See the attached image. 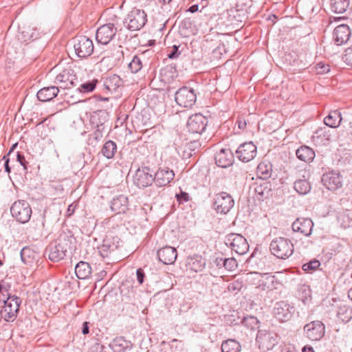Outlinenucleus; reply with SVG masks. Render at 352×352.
<instances>
[{"instance_id": "f257e3e1", "label": "nucleus", "mask_w": 352, "mask_h": 352, "mask_svg": "<svg viewBox=\"0 0 352 352\" xmlns=\"http://www.w3.org/2000/svg\"><path fill=\"white\" fill-rule=\"evenodd\" d=\"M73 237L66 234H63L54 241L50 243L45 250V254L53 262H58L64 259L68 250H70Z\"/></svg>"}, {"instance_id": "f03ea898", "label": "nucleus", "mask_w": 352, "mask_h": 352, "mask_svg": "<svg viewBox=\"0 0 352 352\" xmlns=\"http://www.w3.org/2000/svg\"><path fill=\"white\" fill-rule=\"evenodd\" d=\"M270 250L278 258L286 259L293 254L294 245L288 239L278 237L272 241Z\"/></svg>"}, {"instance_id": "7ed1b4c3", "label": "nucleus", "mask_w": 352, "mask_h": 352, "mask_svg": "<svg viewBox=\"0 0 352 352\" xmlns=\"http://www.w3.org/2000/svg\"><path fill=\"white\" fill-rule=\"evenodd\" d=\"M147 21L146 12L141 9L133 8L124 19V26L130 31H138L142 28Z\"/></svg>"}, {"instance_id": "20e7f679", "label": "nucleus", "mask_w": 352, "mask_h": 352, "mask_svg": "<svg viewBox=\"0 0 352 352\" xmlns=\"http://www.w3.org/2000/svg\"><path fill=\"white\" fill-rule=\"evenodd\" d=\"M10 212L12 217L21 223L28 222L32 214L29 203L24 200L15 201L11 206Z\"/></svg>"}, {"instance_id": "39448f33", "label": "nucleus", "mask_w": 352, "mask_h": 352, "mask_svg": "<svg viewBox=\"0 0 352 352\" xmlns=\"http://www.w3.org/2000/svg\"><path fill=\"white\" fill-rule=\"evenodd\" d=\"M325 326L320 320L311 321L303 327L304 336L311 341H319L324 336Z\"/></svg>"}, {"instance_id": "423d86ee", "label": "nucleus", "mask_w": 352, "mask_h": 352, "mask_svg": "<svg viewBox=\"0 0 352 352\" xmlns=\"http://www.w3.org/2000/svg\"><path fill=\"white\" fill-rule=\"evenodd\" d=\"M54 82L58 86V89H70L76 86L78 81L74 70L69 67L56 76Z\"/></svg>"}, {"instance_id": "0eeeda50", "label": "nucleus", "mask_w": 352, "mask_h": 352, "mask_svg": "<svg viewBox=\"0 0 352 352\" xmlns=\"http://www.w3.org/2000/svg\"><path fill=\"white\" fill-rule=\"evenodd\" d=\"M197 100L195 91L192 88L183 87L179 89L175 95V100L177 104L186 108L192 107Z\"/></svg>"}, {"instance_id": "6e6552de", "label": "nucleus", "mask_w": 352, "mask_h": 352, "mask_svg": "<svg viewBox=\"0 0 352 352\" xmlns=\"http://www.w3.org/2000/svg\"><path fill=\"white\" fill-rule=\"evenodd\" d=\"M234 205V201L230 194L221 192L215 195L213 207L217 213L227 214Z\"/></svg>"}, {"instance_id": "1a4fd4ad", "label": "nucleus", "mask_w": 352, "mask_h": 352, "mask_svg": "<svg viewBox=\"0 0 352 352\" xmlns=\"http://www.w3.org/2000/svg\"><path fill=\"white\" fill-rule=\"evenodd\" d=\"M74 49L79 58H87L94 52V44L91 39L81 36L74 41Z\"/></svg>"}, {"instance_id": "9d476101", "label": "nucleus", "mask_w": 352, "mask_h": 352, "mask_svg": "<svg viewBox=\"0 0 352 352\" xmlns=\"http://www.w3.org/2000/svg\"><path fill=\"white\" fill-rule=\"evenodd\" d=\"M226 244L236 253L243 255L249 248L246 239L241 234L231 233L226 236Z\"/></svg>"}, {"instance_id": "9b49d317", "label": "nucleus", "mask_w": 352, "mask_h": 352, "mask_svg": "<svg viewBox=\"0 0 352 352\" xmlns=\"http://www.w3.org/2000/svg\"><path fill=\"white\" fill-rule=\"evenodd\" d=\"M118 28L114 23H108L99 27L96 31V38L98 43L107 45L115 37Z\"/></svg>"}, {"instance_id": "f8f14e48", "label": "nucleus", "mask_w": 352, "mask_h": 352, "mask_svg": "<svg viewBox=\"0 0 352 352\" xmlns=\"http://www.w3.org/2000/svg\"><path fill=\"white\" fill-rule=\"evenodd\" d=\"M295 312V307L285 301L277 302L274 307V315L280 322L289 321Z\"/></svg>"}, {"instance_id": "ddd939ff", "label": "nucleus", "mask_w": 352, "mask_h": 352, "mask_svg": "<svg viewBox=\"0 0 352 352\" xmlns=\"http://www.w3.org/2000/svg\"><path fill=\"white\" fill-rule=\"evenodd\" d=\"M256 146L252 142L241 144L236 151L237 158L243 162H248L256 155Z\"/></svg>"}, {"instance_id": "4468645a", "label": "nucleus", "mask_w": 352, "mask_h": 352, "mask_svg": "<svg viewBox=\"0 0 352 352\" xmlns=\"http://www.w3.org/2000/svg\"><path fill=\"white\" fill-rule=\"evenodd\" d=\"M208 119L201 113L191 116L187 122L188 131L192 133L201 134L206 128Z\"/></svg>"}, {"instance_id": "2eb2a0df", "label": "nucleus", "mask_w": 352, "mask_h": 352, "mask_svg": "<svg viewBox=\"0 0 352 352\" xmlns=\"http://www.w3.org/2000/svg\"><path fill=\"white\" fill-rule=\"evenodd\" d=\"M154 182V177L151 169L148 167L139 168L134 177V184L139 188H145Z\"/></svg>"}, {"instance_id": "dca6fc26", "label": "nucleus", "mask_w": 352, "mask_h": 352, "mask_svg": "<svg viewBox=\"0 0 352 352\" xmlns=\"http://www.w3.org/2000/svg\"><path fill=\"white\" fill-rule=\"evenodd\" d=\"M175 173L168 167L160 168L154 176V182L157 186L168 185L174 178Z\"/></svg>"}, {"instance_id": "f3484780", "label": "nucleus", "mask_w": 352, "mask_h": 352, "mask_svg": "<svg viewBox=\"0 0 352 352\" xmlns=\"http://www.w3.org/2000/svg\"><path fill=\"white\" fill-rule=\"evenodd\" d=\"M323 185L330 190H336L342 186V179L339 173L331 171L322 177Z\"/></svg>"}, {"instance_id": "a211bd4d", "label": "nucleus", "mask_w": 352, "mask_h": 352, "mask_svg": "<svg viewBox=\"0 0 352 352\" xmlns=\"http://www.w3.org/2000/svg\"><path fill=\"white\" fill-rule=\"evenodd\" d=\"M314 223L310 219L298 218L292 223V230L294 232H300L305 236H309L311 234Z\"/></svg>"}, {"instance_id": "6ab92c4d", "label": "nucleus", "mask_w": 352, "mask_h": 352, "mask_svg": "<svg viewBox=\"0 0 352 352\" xmlns=\"http://www.w3.org/2000/svg\"><path fill=\"white\" fill-rule=\"evenodd\" d=\"M234 158L230 148H221L215 155V162L218 166L227 168L232 165Z\"/></svg>"}, {"instance_id": "aec40b11", "label": "nucleus", "mask_w": 352, "mask_h": 352, "mask_svg": "<svg viewBox=\"0 0 352 352\" xmlns=\"http://www.w3.org/2000/svg\"><path fill=\"white\" fill-rule=\"evenodd\" d=\"M159 260L165 265H170L175 263L177 253L175 248L166 246L157 251Z\"/></svg>"}, {"instance_id": "412c9836", "label": "nucleus", "mask_w": 352, "mask_h": 352, "mask_svg": "<svg viewBox=\"0 0 352 352\" xmlns=\"http://www.w3.org/2000/svg\"><path fill=\"white\" fill-rule=\"evenodd\" d=\"M351 32L347 25H340L337 26L333 32V36L337 45H342L346 43L351 36Z\"/></svg>"}, {"instance_id": "4be33fe9", "label": "nucleus", "mask_w": 352, "mask_h": 352, "mask_svg": "<svg viewBox=\"0 0 352 352\" xmlns=\"http://www.w3.org/2000/svg\"><path fill=\"white\" fill-rule=\"evenodd\" d=\"M111 209L117 214L124 213L128 210V198L123 195L113 198L111 202Z\"/></svg>"}, {"instance_id": "5701e85b", "label": "nucleus", "mask_w": 352, "mask_h": 352, "mask_svg": "<svg viewBox=\"0 0 352 352\" xmlns=\"http://www.w3.org/2000/svg\"><path fill=\"white\" fill-rule=\"evenodd\" d=\"M58 92L59 89L56 86L43 87L37 92L36 96L38 100L47 102L54 98Z\"/></svg>"}, {"instance_id": "b1692460", "label": "nucleus", "mask_w": 352, "mask_h": 352, "mask_svg": "<svg viewBox=\"0 0 352 352\" xmlns=\"http://www.w3.org/2000/svg\"><path fill=\"white\" fill-rule=\"evenodd\" d=\"M120 294L122 296H125L128 300H132L135 298L137 292V287L134 285V283L130 280H125L120 286Z\"/></svg>"}, {"instance_id": "393cba45", "label": "nucleus", "mask_w": 352, "mask_h": 352, "mask_svg": "<svg viewBox=\"0 0 352 352\" xmlns=\"http://www.w3.org/2000/svg\"><path fill=\"white\" fill-rule=\"evenodd\" d=\"M296 157L301 161L305 162H310L315 157V152L314 150L307 146H301L296 151Z\"/></svg>"}, {"instance_id": "a878e982", "label": "nucleus", "mask_w": 352, "mask_h": 352, "mask_svg": "<svg viewBox=\"0 0 352 352\" xmlns=\"http://www.w3.org/2000/svg\"><path fill=\"white\" fill-rule=\"evenodd\" d=\"M75 273L78 278L86 279L91 274V267L88 263L80 261L75 267Z\"/></svg>"}, {"instance_id": "bb28decb", "label": "nucleus", "mask_w": 352, "mask_h": 352, "mask_svg": "<svg viewBox=\"0 0 352 352\" xmlns=\"http://www.w3.org/2000/svg\"><path fill=\"white\" fill-rule=\"evenodd\" d=\"M254 191L256 199L259 201H263L270 196L271 189L269 188L268 183L263 182L261 184H254Z\"/></svg>"}, {"instance_id": "cd10ccee", "label": "nucleus", "mask_w": 352, "mask_h": 352, "mask_svg": "<svg viewBox=\"0 0 352 352\" xmlns=\"http://www.w3.org/2000/svg\"><path fill=\"white\" fill-rule=\"evenodd\" d=\"M342 120L340 113L338 111H333L324 118V123L329 127L336 128L340 125Z\"/></svg>"}, {"instance_id": "c85d7f7f", "label": "nucleus", "mask_w": 352, "mask_h": 352, "mask_svg": "<svg viewBox=\"0 0 352 352\" xmlns=\"http://www.w3.org/2000/svg\"><path fill=\"white\" fill-rule=\"evenodd\" d=\"M100 153L107 159L109 160L113 158L117 153V145L116 142L112 140L107 141L104 144Z\"/></svg>"}, {"instance_id": "c756f323", "label": "nucleus", "mask_w": 352, "mask_h": 352, "mask_svg": "<svg viewBox=\"0 0 352 352\" xmlns=\"http://www.w3.org/2000/svg\"><path fill=\"white\" fill-rule=\"evenodd\" d=\"M260 289L263 291L273 290L276 289L275 285L277 284V280L274 276L263 274V280H261Z\"/></svg>"}, {"instance_id": "7c9ffc66", "label": "nucleus", "mask_w": 352, "mask_h": 352, "mask_svg": "<svg viewBox=\"0 0 352 352\" xmlns=\"http://www.w3.org/2000/svg\"><path fill=\"white\" fill-rule=\"evenodd\" d=\"M294 190L300 195H305L311 190V184L305 179H299L294 183Z\"/></svg>"}, {"instance_id": "2f4dec72", "label": "nucleus", "mask_w": 352, "mask_h": 352, "mask_svg": "<svg viewBox=\"0 0 352 352\" xmlns=\"http://www.w3.org/2000/svg\"><path fill=\"white\" fill-rule=\"evenodd\" d=\"M4 302V309H12L19 312V307L21 303L20 298L15 295L8 294L6 300H3Z\"/></svg>"}, {"instance_id": "473e14b6", "label": "nucleus", "mask_w": 352, "mask_h": 352, "mask_svg": "<svg viewBox=\"0 0 352 352\" xmlns=\"http://www.w3.org/2000/svg\"><path fill=\"white\" fill-rule=\"evenodd\" d=\"M241 350L240 343L234 339H228L223 341L221 344L222 352H240Z\"/></svg>"}, {"instance_id": "72a5a7b5", "label": "nucleus", "mask_w": 352, "mask_h": 352, "mask_svg": "<svg viewBox=\"0 0 352 352\" xmlns=\"http://www.w3.org/2000/svg\"><path fill=\"white\" fill-rule=\"evenodd\" d=\"M349 6V0H331L330 9L335 13H343Z\"/></svg>"}, {"instance_id": "f704fd0d", "label": "nucleus", "mask_w": 352, "mask_h": 352, "mask_svg": "<svg viewBox=\"0 0 352 352\" xmlns=\"http://www.w3.org/2000/svg\"><path fill=\"white\" fill-rule=\"evenodd\" d=\"M188 265L192 271L201 272L205 267L206 261L201 256H195L189 261Z\"/></svg>"}, {"instance_id": "c9c22d12", "label": "nucleus", "mask_w": 352, "mask_h": 352, "mask_svg": "<svg viewBox=\"0 0 352 352\" xmlns=\"http://www.w3.org/2000/svg\"><path fill=\"white\" fill-rule=\"evenodd\" d=\"M121 84V78L117 75H113L105 80L104 85L107 89L112 92L116 91Z\"/></svg>"}, {"instance_id": "e433bc0d", "label": "nucleus", "mask_w": 352, "mask_h": 352, "mask_svg": "<svg viewBox=\"0 0 352 352\" xmlns=\"http://www.w3.org/2000/svg\"><path fill=\"white\" fill-rule=\"evenodd\" d=\"M107 116V112L104 111L94 112L90 118V121L93 125H96V127L103 128L102 126L106 121Z\"/></svg>"}, {"instance_id": "4c0bfd02", "label": "nucleus", "mask_w": 352, "mask_h": 352, "mask_svg": "<svg viewBox=\"0 0 352 352\" xmlns=\"http://www.w3.org/2000/svg\"><path fill=\"white\" fill-rule=\"evenodd\" d=\"M337 316L344 323L349 322L352 318V308L346 305L340 306Z\"/></svg>"}, {"instance_id": "58836bf2", "label": "nucleus", "mask_w": 352, "mask_h": 352, "mask_svg": "<svg viewBox=\"0 0 352 352\" xmlns=\"http://www.w3.org/2000/svg\"><path fill=\"white\" fill-rule=\"evenodd\" d=\"M263 274L258 272H251L248 274V280L250 284L254 285L256 288L260 289V285H261V280H263Z\"/></svg>"}, {"instance_id": "ea45409f", "label": "nucleus", "mask_w": 352, "mask_h": 352, "mask_svg": "<svg viewBox=\"0 0 352 352\" xmlns=\"http://www.w3.org/2000/svg\"><path fill=\"white\" fill-rule=\"evenodd\" d=\"M117 248L114 243H112L109 239H106L103 241V243L101 246L100 252L102 256H107V253L113 252Z\"/></svg>"}, {"instance_id": "a19ab883", "label": "nucleus", "mask_w": 352, "mask_h": 352, "mask_svg": "<svg viewBox=\"0 0 352 352\" xmlns=\"http://www.w3.org/2000/svg\"><path fill=\"white\" fill-rule=\"evenodd\" d=\"M98 82L97 80L88 81L80 85V87L77 89L79 92L89 93L94 90Z\"/></svg>"}, {"instance_id": "79ce46f5", "label": "nucleus", "mask_w": 352, "mask_h": 352, "mask_svg": "<svg viewBox=\"0 0 352 352\" xmlns=\"http://www.w3.org/2000/svg\"><path fill=\"white\" fill-rule=\"evenodd\" d=\"M142 67V63L138 56H135L129 64V68L132 73H138Z\"/></svg>"}, {"instance_id": "37998d69", "label": "nucleus", "mask_w": 352, "mask_h": 352, "mask_svg": "<svg viewBox=\"0 0 352 352\" xmlns=\"http://www.w3.org/2000/svg\"><path fill=\"white\" fill-rule=\"evenodd\" d=\"M1 317L7 322H13L17 317L18 311L12 309H3L1 311Z\"/></svg>"}, {"instance_id": "c03bdc74", "label": "nucleus", "mask_w": 352, "mask_h": 352, "mask_svg": "<svg viewBox=\"0 0 352 352\" xmlns=\"http://www.w3.org/2000/svg\"><path fill=\"white\" fill-rule=\"evenodd\" d=\"M21 258L22 261L25 264H30L32 263V254H33L32 251L28 248H23L21 251Z\"/></svg>"}, {"instance_id": "a18cd8bd", "label": "nucleus", "mask_w": 352, "mask_h": 352, "mask_svg": "<svg viewBox=\"0 0 352 352\" xmlns=\"http://www.w3.org/2000/svg\"><path fill=\"white\" fill-rule=\"evenodd\" d=\"M257 170L258 173H261L263 178L270 177L271 175V166L268 167L264 163L259 164Z\"/></svg>"}, {"instance_id": "49530a36", "label": "nucleus", "mask_w": 352, "mask_h": 352, "mask_svg": "<svg viewBox=\"0 0 352 352\" xmlns=\"http://www.w3.org/2000/svg\"><path fill=\"white\" fill-rule=\"evenodd\" d=\"M320 265V263L319 261L316 259H314L307 263L303 264L302 268L305 272H309L311 270H315L319 267Z\"/></svg>"}, {"instance_id": "de8ad7c7", "label": "nucleus", "mask_w": 352, "mask_h": 352, "mask_svg": "<svg viewBox=\"0 0 352 352\" xmlns=\"http://www.w3.org/2000/svg\"><path fill=\"white\" fill-rule=\"evenodd\" d=\"M224 262V268L228 271H234L237 267V261L234 258H226Z\"/></svg>"}, {"instance_id": "09e8293b", "label": "nucleus", "mask_w": 352, "mask_h": 352, "mask_svg": "<svg viewBox=\"0 0 352 352\" xmlns=\"http://www.w3.org/2000/svg\"><path fill=\"white\" fill-rule=\"evenodd\" d=\"M114 350L117 352H124V350L129 347L128 343L122 339L114 340Z\"/></svg>"}, {"instance_id": "8fccbe9b", "label": "nucleus", "mask_w": 352, "mask_h": 352, "mask_svg": "<svg viewBox=\"0 0 352 352\" xmlns=\"http://www.w3.org/2000/svg\"><path fill=\"white\" fill-rule=\"evenodd\" d=\"M258 320L254 316H247L244 317V318L242 320V323L247 326L249 328L253 329L255 327V326L258 324Z\"/></svg>"}, {"instance_id": "3c124183", "label": "nucleus", "mask_w": 352, "mask_h": 352, "mask_svg": "<svg viewBox=\"0 0 352 352\" xmlns=\"http://www.w3.org/2000/svg\"><path fill=\"white\" fill-rule=\"evenodd\" d=\"M243 287V282L236 280L232 283H230L228 286V290L230 292H234L236 294L239 292Z\"/></svg>"}, {"instance_id": "603ef678", "label": "nucleus", "mask_w": 352, "mask_h": 352, "mask_svg": "<svg viewBox=\"0 0 352 352\" xmlns=\"http://www.w3.org/2000/svg\"><path fill=\"white\" fill-rule=\"evenodd\" d=\"M352 48L348 47L344 51V54L342 56V60L344 62H345L348 65H352Z\"/></svg>"}, {"instance_id": "864d4df0", "label": "nucleus", "mask_w": 352, "mask_h": 352, "mask_svg": "<svg viewBox=\"0 0 352 352\" xmlns=\"http://www.w3.org/2000/svg\"><path fill=\"white\" fill-rule=\"evenodd\" d=\"M316 71L318 74H323L328 73L330 71V67L329 65H326L323 63H319L316 65Z\"/></svg>"}, {"instance_id": "5fc2aeb1", "label": "nucleus", "mask_w": 352, "mask_h": 352, "mask_svg": "<svg viewBox=\"0 0 352 352\" xmlns=\"http://www.w3.org/2000/svg\"><path fill=\"white\" fill-rule=\"evenodd\" d=\"M16 157V161L18 162H19V164L23 166V168L25 170H28L27 166H28V163L25 160L24 155L21 153L17 152Z\"/></svg>"}, {"instance_id": "6e6d98bb", "label": "nucleus", "mask_w": 352, "mask_h": 352, "mask_svg": "<svg viewBox=\"0 0 352 352\" xmlns=\"http://www.w3.org/2000/svg\"><path fill=\"white\" fill-rule=\"evenodd\" d=\"M137 280L140 285H142L144 281L145 273L142 268H138L136 270Z\"/></svg>"}, {"instance_id": "4d7b16f0", "label": "nucleus", "mask_w": 352, "mask_h": 352, "mask_svg": "<svg viewBox=\"0 0 352 352\" xmlns=\"http://www.w3.org/2000/svg\"><path fill=\"white\" fill-rule=\"evenodd\" d=\"M176 198L179 203H183L189 200V195L187 192L182 191L176 195Z\"/></svg>"}, {"instance_id": "13d9d810", "label": "nucleus", "mask_w": 352, "mask_h": 352, "mask_svg": "<svg viewBox=\"0 0 352 352\" xmlns=\"http://www.w3.org/2000/svg\"><path fill=\"white\" fill-rule=\"evenodd\" d=\"M179 54V47L174 45L171 51L168 54V57L170 59H173L178 57Z\"/></svg>"}, {"instance_id": "bf43d9fd", "label": "nucleus", "mask_w": 352, "mask_h": 352, "mask_svg": "<svg viewBox=\"0 0 352 352\" xmlns=\"http://www.w3.org/2000/svg\"><path fill=\"white\" fill-rule=\"evenodd\" d=\"M226 258L215 256L213 259L214 264L217 266V268L221 269L224 268V259Z\"/></svg>"}, {"instance_id": "052dcab7", "label": "nucleus", "mask_w": 352, "mask_h": 352, "mask_svg": "<svg viewBox=\"0 0 352 352\" xmlns=\"http://www.w3.org/2000/svg\"><path fill=\"white\" fill-rule=\"evenodd\" d=\"M103 128L96 127V129L92 133L94 138L96 140H99L102 137Z\"/></svg>"}, {"instance_id": "680f3d73", "label": "nucleus", "mask_w": 352, "mask_h": 352, "mask_svg": "<svg viewBox=\"0 0 352 352\" xmlns=\"http://www.w3.org/2000/svg\"><path fill=\"white\" fill-rule=\"evenodd\" d=\"M3 160L5 161V163H4L5 171L8 173H10L11 171V168L9 166L10 158L7 155H4L3 157Z\"/></svg>"}, {"instance_id": "e2e57ef3", "label": "nucleus", "mask_w": 352, "mask_h": 352, "mask_svg": "<svg viewBox=\"0 0 352 352\" xmlns=\"http://www.w3.org/2000/svg\"><path fill=\"white\" fill-rule=\"evenodd\" d=\"M82 333L84 335H87L89 333V322H84L82 327Z\"/></svg>"}, {"instance_id": "0e129e2a", "label": "nucleus", "mask_w": 352, "mask_h": 352, "mask_svg": "<svg viewBox=\"0 0 352 352\" xmlns=\"http://www.w3.org/2000/svg\"><path fill=\"white\" fill-rule=\"evenodd\" d=\"M199 10V6L197 4H194L191 6L188 9V11L191 13H195Z\"/></svg>"}, {"instance_id": "69168bd1", "label": "nucleus", "mask_w": 352, "mask_h": 352, "mask_svg": "<svg viewBox=\"0 0 352 352\" xmlns=\"http://www.w3.org/2000/svg\"><path fill=\"white\" fill-rule=\"evenodd\" d=\"M236 123L240 129H244L247 124L245 120H238Z\"/></svg>"}, {"instance_id": "338daca9", "label": "nucleus", "mask_w": 352, "mask_h": 352, "mask_svg": "<svg viewBox=\"0 0 352 352\" xmlns=\"http://www.w3.org/2000/svg\"><path fill=\"white\" fill-rule=\"evenodd\" d=\"M184 349V344L182 342V341L179 342V344L175 346V350L179 351V352L182 351Z\"/></svg>"}, {"instance_id": "774afa93", "label": "nucleus", "mask_w": 352, "mask_h": 352, "mask_svg": "<svg viewBox=\"0 0 352 352\" xmlns=\"http://www.w3.org/2000/svg\"><path fill=\"white\" fill-rule=\"evenodd\" d=\"M302 352H314L312 346L306 345L302 349Z\"/></svg>"}]
</instances>
